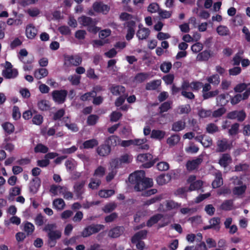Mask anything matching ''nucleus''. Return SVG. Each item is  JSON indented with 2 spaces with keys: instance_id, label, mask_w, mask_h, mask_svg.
Returning a JSON list of instances; mask_svg holds the SVG:
<instances>
[{
  "instance_id": "338daca9",
  "label": "nucleus",
  "mask_w": 250,
  "mask_h": 250,
  "mask_svg": "<svg viewBox=\"0 0 250 250\" xmlns=\"http://www.w3.org/2000/svg\"><path fill=\"white\" fill-rule=\"evenodd\" d=\"M239 124L238 123H235L233 124L231 128L229 130V135H236L239 130Z\"/></svg>"
},
{
  "instance_id": "393cba45",
  "label": "nucleus",
  "mask_w": 250,
  "mask_h": 250,
  "mask_svg": "<svg viewBox=\"0 0 250 250\" xmlns=\"http://www.w3.org/2000/svg\"><path fill=\"white\" fill-rule=\"evenodd\" d=\"M147 231L146 230H142L136 233L132 237L131 242L132 243H136L141 239H145L147 235Z\"/></svg>"
},
{
  "instance_id": "1a4fd4ad",
  "label": "nucleus",
  "mask_w": 250,
  "mask_h": 250,
  "mask_svg": "<svg viewBox=\"0 0 250 250\" xmlns=\"http://www.w3.org/2000/svg\"><path fill=\"white\" fill-rule=\"evenodd\" d=\"M85 184V181H81L75 183L73 187L74 192L78 198H82V195L84 192V186Z\"/></svg>"
},
{
  "instance_id": "473e14b6",
  "label": "nucleus",
  "mask_w": 250,
  "mask_h": 250,
  "mask_svg": "<svg viewBox=\"0 0 250 250\" xmlns=\"http://www.w3.org/2000/svg\"><path fill=\"white\" fill-rule=\"evenodd\" d=\"M111 92L115 95H119L125 92V88L122 85H113L110 88Z\"/></svg>"
},
{
  "instance_id": "0eeeda50",
  "label": "nucleus",
  "mask_w": 250,
  "mask_h": 250,
  "mask_svg": "<svg viewBox=\"0 0 250 250\" xmlns=\"http://www.w3.org/2000/svg\"><path fill=\"white\" fill-rule=\"evenodd\" d=\"M67 95V91L66 90H54L52 93L53 100L59 104L64 102Z\"/></svg>"
},
{
  "instance_id": "9b49d317",
  "label": "nucleus",
  "mask_w": 250,
  "mask_h": 250,
  "mask_svg": "<svg viewBox=\"0 0 250 250\" xmlns=\"http://www.w3.org/2000/svg\"><path fill=\"white\" fill-rule=\"evenodd\" d=\"M127 28V34L126 35V39L129 41L132 39L135 34V28L136 23L133 21H129L125 24Z\"/></svg>"
},
{
  "instance_id": "603ef678",
  "label": "nucleus",
  "mask_w": 250,
  "mask_h": 250,
  "mask_svg": "<svg viewBox=\"0 0 250 250\" xmlns=\"http://www.w3.org/2000/svg\"><path fill=\"white\" fill-rule=\"evenodd\" d=\"M203 182L202 181L197 180L190 184V186L188 189L189 191L198 190L202 186Z\"/></svg>"
},
{
  "instance_id": "423d86ee",
  "label": "nucleus",
  "mask_w": 250,
  "mask_h": 250,
  "mask_svg": "<svg viewBox=\"0 0 250 250\" xmlns=\"http://www.w3.org/2000/svg\"><path fill=\"white\" fill-rule=\"evenodd\" d=\"M104 226L103 225L96 224L91 225L85 228L82 232V236L83 237H86L90 236L93 233H97L100 230L104 229Z\"/></svg>"
},
{
  "instance_id": "f3484780",
  "label": "nucleus",
  "mask_w": 250,
  "mask_h": 250,
  "mask_svg": "<svg viewBox=\"0 0 250 250\" xmlns=\"http://www.w3.org/2000/svg\"><path fill=\"white\" fill-rule=\"evenodd\" d=\"M231 161L232 159L230 155L224 153L220 157L218 163L221 167L225 168L231 163Z\"/></svg>"
},
{
  "instance_id": "e2e57ef3",
  "label": "nucleus",
  "mask_w": 250,
  "mask_h": 250,
  "mask_svg": "<svg viewBox=\"0 0 250 250\" xmlns=\"http://www.w3.org/2000/svg\"><path fill=\"white\" fill-rule=\"evenodd\" d=\"M172 12L160 9L158 11L159 16L162 19H167L171 17Z\"/></svg>"
},
{
  "instance_id": "864d4df0",
  "label": "nucleus",
  "mask_w": 250,
  "mask_h": 250,
  "mask_svg": "<svg viewBox=\"0 0 250 250\" xmlns=\"http://www.w3.org/2000/svg\"><path fill=\"white\" fill-rule=\"evenodd\" d=\"M48 151V148L42 145V144H38L34 148V151L36 153H45L47 152Z\"/></svg>"
},
{
  "instance_id": "9d476101",
  "label": "nucleus",
  "mask_w": 250,
  "mask_h": 250,
  "mask_svg": "<svg viewBox=\"0 0 250 250\" xmlns=\"http://www.w3.org/2000/svg\"><path fill=\"white\" fill-rule=\"evenodd\" d=\"M94 11L106 14L109 11L110 7L101 2H95L92 5Z\"/></svg>"
},
{
  "instance_id": "4c0bfd02",
  "label": "nucleus",
  "mask_w": 250,
  "mask_h": 250,
  "mask_svg": "<svg viewBox=\"0 0 250 250\" xmlns=\"http://www.w3.org/2000/svg\"><path fill=\"white\" fill-rule=\"evenodd\" d=\"M221 209L225 210H230L233 208V202L232 200L224 201L220 206Z\"/></svg>"
},
{
  "instance_id": "f8f14e48",
  "label": "nucleus",
  "mask_w": 250,
  "mask_h": 250,
  "mask_svg": "<svg viewBox=\"0 0 250 250\" xmlns=\"http://www.w3.org/2000/svg\"><path fill=\"white\" fill-rule=\"evenodd\" d=\"M203 161V159L199 157L195 159L188 161L186 164V167L189 171L194 170L198 167Z\"/></svg>"
},
{
  "instance_id": "b1692460",
  "label": "nucleus",
  "mask_w": 250,
  "mask_h": 250,
  "mask_svg": "<svg viewBox=\"0 0 250 250\" xmlns=\"http://www.w3.org/2000/svg\"><path fill=\"white\" fill-rule=\"evenodd\" d=\"M186 127V122L183 120L175 122L172 125L171 130L175 132H179L183 130Z\"/></svg>"
},
{
  "instance_id": "5701e85b",
  "label": "nucleus",
  "mask_w": 250,
  "mask_h": 250,
  "mask_svg": "<svg viewBox=\"0 0 250 250\" xmlns=\"http://www.w3.org/2000/svg\"><path fill=\"white\" fill-rule=\"evenodd\" d=\"M121 139L119 137L115 135H112L108 137L105 140V143L111 148V146H115L120 145Z\"/></svg>"
},
{
  "instance_id": "39448f33",
  "label": "nucleus",
  "mask_w": 250,
  "mask_h": 250,
  "mask_svg": "<svg viewBox=\"0 0 250 250\" xmlns=\"http://www.w3.org/2000/svg\"><path fill=\"white\" fill-rule=\"evenodd\" d=\"M153 157L150 153L140 154L137 156V160L142 163H145L143 167L145 168H149L152 167L156 161V159L151 161Z\"/></svg>"
},
{
  "instance_id": "5fc2aeb1",
  "label": "nucleus",
  "mask_w": 250,
  "mask_h": 250,
  "mask_svg": "<svg viewBox=\"0 0 250 250\" xmlns=\"http://www.w3.org/2000/svg\"><path fill=\"white\" fill-rule=\"evenodd\" d=\"M115 193L114 190H101L99 192V195L102 198H108L113 195Z\"/></svg>"
},
{
  "instance_id": "c9c22d12",
  "label": "nucleus",
  "mask_w": 250,
  "mask_h": 250,
  "mask_svg": "<svg viewBox=\"0 0 250 250\" xmlns=\"http://www.w3.org/2000/svg\"><path fill=\"white\" fill-rule=\"evenodd\" d=\"M180 140V136L177 134H174L168 138L167 142L169 146H172L177 145Z\"/></svg>"
},
{
  "instance_id": "dca6fc26",
  "label": "nucleus",
  "mask_w": 250,
  "mask_h": 250,
  "mask_svg": "<svg viewBox=\"0 0 250 250\" xmlns=\"http://www.w3.org/2000/svg\"><path fill=\"white\" fill-rule=\"evenodd\" d=\"M125 230V229L122 226H118L111 229L108 233V235L111 238H117L122 235Z\"/></svg>"
},
{
  "instance_id": "4d7b16f0",
  "label": "nucleus",
  "mask_w": 250,
  "mask_h": 250,
  "mask_svg": "<svg viewBox=\"0 0 250 250\" xmlns=\"http://www.w3.org/2000/svg\"><path fill=\"white\" fill-rule=\"evenodd\" d=\"M162 199V195L156 196L154 197L151 198L149 200H147L146 202H144V206H149L151 204H154L157 202L161 201Z\"/></svg>"
},
{
  "instance_id": "e433bc0d",
  "label": "nucleus",
  "mask_w": 250,
  "mask_h": 250,
  "mask_svg": "<svg viewBox=\"0 0 250 250\" xmlns=\"http://www.w3.org/2000/svg\"><path fill=\"white\" fill-rule=\"evenodd\" d=\"M166 132L164 131L154 129L151 131V137L156 139L161 140L164 138Z\"/></svg>"
},
{
  "instance_id": "13d9d810",
  "label": "nucleus",
  "mask_w": 250,
  "mask_h": 250,
  "mask_svg": "<svg viewBox=\"0 0 250 250\" xmlns=\"http://www.w3.org/2000/svg\"><path fill=\"white\" fill-rule=\"evenodd\" d=\"M80 79L81 76L77 75H71L68 78V80L71 82L72 84L75 85H78L80 83Z\"/></svg>"
},
{
  "instance_id": "6e6d98bb",
  "label": "nucleus",
  "mask_w": 250,
  "mask_h": 250,
  "mask_svg": "<svg viewBox=\"0 0 250 250\" xmlns=\"http://www.w3.org/2000/svg\"><path fill=\"white\" fill-rule=\"evenodd\" d=\"M198 114L201 118H207L211 116L212 111L201 108L199 110Z\"/></svg>"
},
{
  "instance_id": "ddd939ff",
  "label": "nucleus",
  "mask_w": 250,
  "mask_h": 250,
  "mask_svg": "<svg viewBox=\"0 0 250 250\" xmlns=\"http://www.w3.org/2000/svg\"><path fill=\"white\" fill-rule=\"evenodd\" d=\"M216 145L217 146L216 149L217 152H224L230 148V146L226 139L218 140L216 142Z\"/></svg>"
},
{
  "instance_id": "f257e3e1",
  "label": "nucleus",
  "mask_w": 250,
  "mask_h": 250,
  "mask_svg": "<svg viewBox=\"0 0 250 250\" xmlns=\"http://www.w3.org/2000/svg\"><path fill=\"white\" fill-rule=\"evenodd\" d=\"M129 183L136 191H141L153 186L151 179L145 177V173L141 170L130 174L128 177Z\"/></svg>"
},
{
  "instance_id": "2eb2a0df",
  "label": "nucleus",
  "mask_w": 250,
  "mask_h": 250,
  "mask_svg": "<svg viewBox=\"0 0 250 250\" xmlns=\"http://www.w3.org/2000/svg\"><path fill=\"white\" fill-rule=\"evenodd\" d=\"M41 180L37 177L33 178L29 183V190L33 194L36 193L41 185Z\"/></svg>"
},
{
  "instance_id": "a18cd8bd",
  "label": "nucleus",
  "mask_w": 250,
  "mask_h": 250,
  "mask_svg": "<svg viewBox=\"0 0 250 250\" xmlns=\"http://www.w3.org/2000/svg\"><path fill=\"white\" fill-rule=\"evenodd\" d=\"M149 76V74L146 73H140L135 77V81L138 83H141L146 81Z\"/></svg>"
},
{
  "instance_id": "6ab92c4d",
  "label": "nucleus",
  "mask_w": 250,
  "mask_h": 250,
  "mask_svg": "<svg viewBox=\"0 0 250 250\" xmlns=\"http://www.w3.org/2000/svg\"><path fill=\"white\" fill-rule=\"evenodd\" d=\"M146 139H135L132 140L133 145L139 146V148L144 150H148L149 148L148 145L146 144Z\"/></svg>"
},
{
  "instance_id": "a19ab883",
  "label": "nucleus",
  "mask_w": 250,
  "mask_h": 250,
  "mask_svg": "<svg viewBox=\"0 0 250 250\" xmlns=\"http://www.w3.org/2000/svg\"><path fill=\"white\" fill-rule=\"evenodd\" d=\"M217 33L221 36H225L229 35V30L228 27L224 25H220L216 28Z\"/></svg>"
},
{
  "instance_id": "cd10ccee",
  "label": "nucleus",
  "mask_w": 250,
  "mask_h": 250,
  "mask_svg": "<svg viewBox=\"0 0 250 250\" xmlns=\"http://www.w3.org/2000/svg\"><path fill=\"white\" fill-rule=\"evenodd\" d=\"M21 189L19 187H15L11 188L9 190V194L7 197L8 200H13L14 197L21 194Z\"/></svg>"
},
{
  "instance_id": "58836bf2",
  "label": "nucleus",
  "mask_w": 250,
  "mask_h": 250,
  "mask_svg": "<svg viewBox=\"0 0 250 250\" xmlns=\"http://www.w3.org/2000/svg\"><path fill=\"white\" fill-rule=\"evenodd\" d=\"M101 184V181L100 179L92 178L90 179V182L88 184V188L94 190L97 189Z\"/></svg>"
},
{
  "instance_id": "69168bd1",
  "label": "nucleus",
  "mask_w": 250,
  "mask_h": 250,
  "mask_svg": "<svg viewBox=\"0 0 250 250\" xmlns=\"http://www.w3.org/2000/svg\"><path fill=\"white\" fill-rule=\"evenodd\" d=\"M203 48V45L200 42H197L193 44L191 47V51L194 53L200 52Z\"/></svg>"
},
{
  "instance_id": "aec40b11",
  "label": "nucleus",
  "mask_w": 250,
  "mask_h": 250,
  "mask_svg": "<svg viewBox=\"0 0 250 250\" xmlns=\"http://www.w3.org/2000/svg\"><path fill=\"white\" fill-rule=\"evenodd\" d=\"M215 179L212 183L213 188H217L221 187L223 184V180L222 178V173L220 171H218L215 174Z\"/></svg>"
},
{
  "instance_id": "052dcab7",
  "label": "nucleus",
  "mask_w": 250,
  "mask_h": 250,
  "mask_svg": "<svg viewBox=\"0 0 250 250\" xmlns=\"http://www.w3.org/2000/svg\"><path fill=\"white\" fill-rule=\"evenodd\" d=\"M96 96V93L95 91H92L86 93L81 96V100L83 101L89 100L91 98L95 97Z\"/></svg>"
},
{
  "instance_id": "f704fd0d",
  "label": "nucleus",
  "mask_w": 250,
  "mask_h": 250,
  "mask_svg": "<svg viewBox=\"0 0 250 250\" xmlns=\"http://www.w3.org/2000/svg\"><path fill=\"white\" fill-rule=\"evenodd\" d=\"M48 74V70L46 68L38 69L34 72L35 77L38 80L47 76Z\"/></svg>"
},
{
  "instance_id": "72a5a7b5",
  "label": "nucleus",
  "mask_w": 250,
  "mask_h": 250,
  "mask_svg": "<svg viewBox=\"0 0 250 250\" xmlns=\"http://www.w3.org/2000/svg\"><path fill=\"white\" fill-rule=\"evenodd\" d=\"M161 83L160 80L152 81L146 84V89L148 90H155L160 85Z\"/></svg>"
},
{
  "instance_id": "ea45409f",
  "label": "nucleus",
  "mask_w": 250,
  "mask_h": 250,
  "mask_svg": "<svg viewBox=\"0 0 250 250\" xmlns=\"http://www.w3.org/2000/svg\"><path fill=\"white\" fill-rule=\"evenodd\" d=\"M53 205L57 209L61 210L64 208L65 204L63 199L58 198L53 201Z\"/></svg>"
},
{
  "instance_id": "09e8293b",
  "label": "nucleus",
  "mask_w": 250,
  "mask_h": 250,
  "mask_svg": "<svg viewBox=\"0 0 250 250\" xmlns=\"http://www.w3.org/2000/svg\"><path fill=\"white\" fill-rule=\"evenodd\" d=\"M172 67V64L169 62H164L160 65V69L164 73H167L169 72Z\"/></svg>"
},
{
  "instance_id": "680f3d73",
  "label": "nucleus",
  "mask_w": 250,
  "mask_h": 250,
  "mask_svg": "<svg viewBox=\"0 0 250 250\" xmlns=\"http://www.w3.org/2000/svg\"><path fill=\"white\" fill-rule=\"evenodd\" d=\"M26 12L30 16L35 17L40 14V10L37 7H33L27 9Z\"/></svg>"
},
{
  "instance_id": "412c9836",
  "label": "nucleus",
  "mask_w": 250,
  "mask_h": 250,
  "mask_svg": "<svg viewBox=\"0 0 250 250\" xmlns=\"http://www.w3.org/2000/svg\"><path fill=\"white\" fill-rule=\"evenodd\" d=\"M96 151L100 156L104 157L108 155L110 153L111 148L106 144L102 145L97 147Z\"/></svg>"
},
{
  "instance_id": "4be33fe9",
  "label": "nucleus",
  "mask_w": 250,
  "mask_h": 250,
  "mask_svg": "<svg viewBox=\"0 0 250 250\" xmlns=\"http://www.w3.org/2000/svg\"><path fill=\"white\" fill-rule=\"evenodd\" d=\"M18 72L16 69H5L2 72V76L6 79H13L16 78Z\"/></svg>"
},
{
  "instance_id": "a211bd4d",
  "label": "nucleus",
  "mask_w": 250,
  "mask_h": 250,
  "mask_svg": "<svg viewBox=\"0 0 250 250\" xmlns=\"http://www.w3.org/2000/svg\"><path fill=\"white\" fill-rule=\"evenodd\" d=\"M212 56L211 51L206 50L199 53L196 56V60L198 62H206L208 61Z\"/></svg>"
},
{
  "instance_id": "37998d69",
  "label": "nucleus",
  "mask_w": 250,
  "mask_h": 250,
  "mask_svg": "<svg viewBox=\"0 0 250 250\" xmlns=\"http://www.w3.org/2000/svg\"><path fill=\"white\" fill-rule=\"evenodd\" d=\"M206 131L209 134H214L219 131V127L213 123H210L207 125Z\"/></svg>"
},
{
  "instance_id": "c85d7f7f",
  "label": "nucleus",
  "mask_w": 250,
  "mask_h": 250,
  "mask_svg": "<svg viewBox=\"0 0 250 250\" xmlns=\"http://www.w3.org/2000/svg\"><path fill=\"white\" fill-rule=\"evenodd\" d=\"M220 218L219 217H213L210 219L209 221V223L212 229L216 231H219L220 230Z\"/></svg>"
},
{
  "instance_id": "4468645a",
  "label": "nucleus",
  "mask_w": 250,
  "mask_h": 250,
  "mask_svg": "<svg viewBox=\"0 0 250 250\" xmlns=\"http://www.w3.org/2000/svg\"><path fill=\"white\" fill-rule=\"evenodd\" d=\"M38 30L32 24H28L25 28V34L26 37L29 39H33L37 34Z\"/></svg>"
},
{
  "instance_id": "7ed1b4c3",
  "label": "nucleus",
  "mask_w": 250,
  "mask_h": 250,
  "mask_svg": "<svg viewBox=\"0 0 250 250\" xmlns=\"http://www.w3.org/2000/svg\"><path fill=\"white\" fill-rule=\"evenodd\" d=\"M78 22L83 26L86 27L87 30L91 33L96 34L99 28L96 26L97 21L96 19H92L86 16H82L78 19Z\"/></svg>"
},
{
  "instance_id": "c756f323",
  "label": "nucleus",
  "mask_w": 250,
  "mask_h": 250,
  "mask_svg": "<svg viewBox=\"0 0 250 250\" xmlns=\"http://www.w3.org/2000/svg\"><path fill=\"white\" fill-rule=\"evenodd\" d=\"M65 187L53 185L51 186L50 191L54 195L62 194L63 192L65 191Z\"/></svg>"
},
{
  "instance_id": "7c9ffc66",
  "label": "nucleus",
  "mask_w": 250,
  "mask_h": 250,
  "mask_svg": "<svg viewBox=\"0 0 250 250\" xmlns=\"http://www.w3.org/2000/svg\"><path fill=\"white\" fill-rule=\"evenodd\" d=\"M171 180V176L169 174H161L157 178V183L160 185H165L169 182Z\"/></svg>"
},
{
  "instance_id": "de8ad7c7",
  "label": "nucleus",
  "mask_w": 250,
  "mask_h": 250,
  "mask_svg": "<svg viewBox=\"0 0 250 250\" xmlns=\"http://www.w3.org/2000/svg\"><path fill=\"white\" fill-rule=\"evenodd\" d=\"M4 131L8 134H11L14 132L15 128L13 125L9 122H6L2 125Z\"/></svg>"
},
{
  "instance_id": "bb28decb",
  "label": "nucleus",
  "mask_w": 250,
  "mask_h": 250,
  "mask_svg": "<svg viewBox=\"0 0 250 250\" xmlns=\"http://www.w3.org/2000/svg\"><path fill=\"white\" fill-rule=\"evenodd\" d=\"M28 54V52L25 49H21L20 50L18 53V58L20 61H21L24 63H31L33 61V59L32 58L27 61H26L24 58L25 57L27 56Z\"/></svg>"
},
{
  "instance_id": "2f4dec72",
  "label": "nucleus",
  "mask_w": 250,
  "mask_h": 250,
  "mask_svg": "<svg viewBox=\"0 0 250 250\" xmlns=\"http://www.w3.org/2000/svg\"><path fill=\"white\" fill-rule=\"evenodd\" d=\"M99 144V142L97 140L95 139H92L90 140L84 141L83 143V146L85 149L93 148L96 146H97Z\"/></svg>"
},
{
  "instance_id": "6e6552de",
  "label": "nucleus",
  "mask_w": 250,
  "mask_h": 250,
  "mask_svg": "<svg viewBox=\"0 0 250 250\" xmlns=\"http://www.w3.org/2000/svg\"><path fill=\"white\" fill-rule=\"evenodd\" d=\"M64 65L67 66H70L72 65L73 66H78L80 65L82 62V59L79 56H69V55H65L64 56Z\"/></svg>"
},
{
  "instance_id": "8fccbe9b",
  "label": "nucleus",
  "mask_w": 250,
  "mask_h": 250,
  "mask_svg": "<svg viewBox=\"0 0 250 250\" xmlns=\"http://www.w3.org/2000/svg\"><path fill=\"white\" fill-rule=\"evenodd\" d=\"M39 108L42 111L47 110L49 108V102L45 100L40 101L38 103Z\"/></svg>"
},
{
  "instance_id": "774afa93",
  "label": "nucleus",
  "mask_w": 250,
  "mask_h": 250,
  "mask_svg": "<svg viewBox=\"0 0 250 250\" xmlns=\"http://www.w3.org/2000/svg\"><path fill=\"white\" fill-rule=\"evenodd\" d=\"M117 205L115 203H110L106 205L103 210L105 213H109L115 209Z\"/></svg>"
},
{
  "instance_id": "20e7f679",
  "label": "nucleus",
  "mask_w": 250,
  "mask_h": 250,
  "mask_svg": "<svg viewBox=\"0 0 250 250\" xmlns=\"http://www.w3.org/2000/svg\"><path fill=\"white\" fill-rule=\"evenodd\" d=\"M232 180L234 186L232 190L233 194L238 196L243 195L247 189L246 185L243 184L242 181L237 176L233 177Z\"/></svg>"
},
{
  "instance_id": "0e129e2a",
  "label": "nucleus",
  "mask_w": 250,
  "mask_h": 250,
  "mask_svg": "<svg viewBox=\"0 0 250 250\" xmlns=\"http://www.w3.org/2000/svg\"><path fill=\"white\" fill-rule=\"evenodd\" d=\"M105 168L102 166L98 167L95 170L94 176L102 177L105 174Z\"/></svg>"
},
{
  "instance_id": "3c124183",
  "label": "nucleus",
  "mask_w": 250,
  "mask_h": 250,
  "mask_svg": "<svg viewBox=\"0 0 250 250\" xmlns=\"http://www.w3.org/2000/svg\"><path fill=\"white\" fill-rule=\"evenodd\" d=\"M34 226L31 223L27 222L24 224L23 230L27 235L31 234L34 230Z\"/></svg>"
},
{
  "instance_id": "f03ea898",
  "label": "nucleus",
  "mask_w": 250,
  "mask_h": 250,
  "mask_svg": "<svg viewBox=\"0 0 250 250\" xmlns=\"http://www.w3.org/2000/svg\"><path fill=\"white\" fill-rule=\"evenodd\" d=\"M56 228L55 224H48L45 226L43 229V230L47 233L48 243L50 247H54L57 243V240L62 236L61 231L56 229Z\"/></svg>"
},
{
  "instance_id": "79ce46f5",
  "label": "nucleus",
  "mask_w": 250,
  "mask_h": 250,
  "mask_svg": "<svg viewBox=\"0 0 250 250\" xmlns=\"http://www.w3.org/2000/svg\"><path fill=\"white\" fill-rule=\"evenodd\" d=\"M162 217L163 215L161 214L155 215L148 220L146 225L148 227H151L153 225L157 223Z\"/></svg>"
},
{
  "instance_id": "c03bdc74",
  "label": "nucleus",
  "mask_w": 250,
  "mask_h": 250,
  "mask_svg": "<svg viewBox=\"0 0 250 250\" xmlns=\"http://www.w3.org/2000/svg\"><path fill=\"white\" fill-rule=\"evenodd\" d=\"M249 87H250V83H240L235 86L234 90L235 92L240 93Z\"/></svg>"
},
{
  "instance_id": "a878e982",
  "label": "nucleus",
  "mask_w": 250,
  "mask_h": 250,
  "mask_svg": "<svg viewBox=\"0 0 250 250\" xmlns=\"http://www.w3.org/2000/svg\"><path fill=\"white\" fill-rule=\"evenodd\" d=\"M150 32V31L148 28H143L137 31L136 35L139 40H146L149 36Z\"/></svg>"
},
{
  "instance_id": "bf43d9fd",
  "label": "nucleus",
  "mask_w": 250,
  "mask_h": 250,
  "mask_svg": "<svg viewBox=\"0 0 250 250\" xmlns=\"http://www.w3.org/2000/svg\"><path fill=\"white\" fill-rule=\"evenodd\" d=\"M202 145L205 147H209L212 145V140L209 137L204 135V138L202 142Z\"/></svg>"
},
{
  "instance_id": "49530a36",
  "label": "nucleus",
  "mask_w": 250,
  "mask_h": 250,
  "mask_svg": "<svg viewBox=\"0 0 250 250\" xmlns=\"http://www.w3.org/2000/svg\"><path fill=\"white\" fill-rule=\"evenodd\" d=\"M207 80L209 83L215 85H217L220 82L219 76L217 74L208 77Z\"/></svg>"
}]
</instances>
